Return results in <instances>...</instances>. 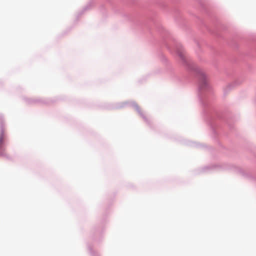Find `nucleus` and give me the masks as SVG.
Returning a JSON list of instances; mask_svg holds the SVG:
<instances>
[{
    "instance_id": "f257e3e1",
    "label": "nucleus",
    "mask_w": 256,
    "mask_h": 256,
    "mask_svg": "<svg viewBox=\"0 0 256 256\" xmlns=\"http://www.w3.org/2000/svg\"><path fill=\"white\" fill-rule=\"evenodd\" d=\"M4 142V134L3 132H2V134L0 135V149L2 147V144Z\"/></svg>"
}]
</instances>
